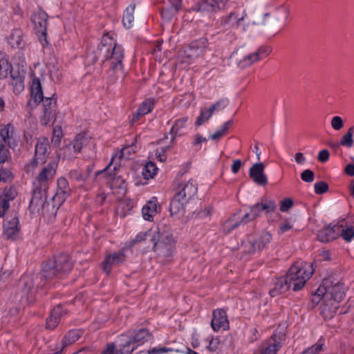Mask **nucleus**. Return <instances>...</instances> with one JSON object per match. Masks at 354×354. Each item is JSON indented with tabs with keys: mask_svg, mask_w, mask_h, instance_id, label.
Instances as JSON below:
<instances>
[{
	"mask_svg": "<svg viewBox=\"0 0 354 354\" xmlns=\"http://www.w3.org/2000/svg\"><path fill=\"white\" fill-rule=\"evenodd\" d=\"M346 287L339 281L328 278L324 279L313 295V302L317 304L321 299H330L337 303L340 302L345 295Z\"/></svg>",
	"mask_w": 354,
	"mask_h": 354,
	"instance_id": "obj_1",
	"label": "nucleus"
},
{
	"mask_svg": "<svg viewBox=\"0 0 354 354\" xmlns=\"http://www.w3.org/2000/svg\"><path fill=\"white\" fill-rule=\"evenodd\" d=\"M315 269L312 263L297 262L293 264L286 274L294 291L301 290L313 274Z\"/></svg>",
	"mask_w": 354,
	"mask_h": 354,
	"instance_id": "obj_2",
	"label": "nucleus"
},
{
	"mask_svg": "<svg viewBox=\"0 0 354 354\" xmlns=\"http://www.w3.org/2000/svg\"><path fill=\"white\" fill-rule=\"evenodd\" d=\"M152 245L154 250L164 257H171L175 252V241L168 232H159V236L156 238Z\"/></svg>",
	"mask_w": 354,
	"mask_h": 354,
	"instance_id": "obj_3",
	"label": "nucleus"
},
{
	"mask_svg": "<svg viewBox=\"0 0 354 354\" xmlns=\"http://www.w3.org/2000/svg\"><path fill=\"white\" fill-rule=\"evenodd\" d=\"M43 115L40 118L43 125H48L52 122L63 119V115L57 111V102L54 97L43 100Z\"/></svg>",
	"mask_w": 354,
	"mask_h": 354,
	"instance_id": "obj_4",
	"label": "nucleus"
},
{
	"mask_svg": "<svg viewBox=\"0 0 354 354\" xmlns=\"http://www.w3.org/2000/svg\"><path fill=\"white\" fill-rule=\"evenodd\" d=\"M106 59L105 63L113 71H120L122 70V62L123 59V49L122 48L114 43L106 49Z\"/></svg>",
	"mask_w": 354,
	"mask_h": 354,
	"instance_id": "obj_5",
	"label": "nucleus"
},
{
	"mask_svg": "<svg viewBox=\"0 0 354 354\" xmlns=\"http://www.w3.org/2000/svg\"><path fill=\"white\" fill-rule=\"evenodd\" d=\"M49 149V142L46 138H40L38 139L35 146V154L33 161L27 167V171L34 172V169L39 165L44 164L48 158Z\"/></svg>",
	"mask_w": 354,
	"mask_h": 354,
	"instance_id": "obj_6",
	"label": "nucleus"
},
{
	"mask_svg": "<svg viewBox=\"0 0 354 354\" xmlns=\"http://www.w3.org/2000/svg\"><path fill=\"white\" fill-rule=\"evenodd\" d=\"M276 209V204L273 201L261 200L250 207V213H247L242 218L243 223L253 221L261 215L263 211L266 213L273 212Z\"/></svg>",
	"mask_w": 354,
	"mask_h": 354,
	"instance_id": "obj_7",
	"label": "nucleus"
},
{
	"mask_svg": "<svg viewBox=\"0 0 354 354\" xmlns=\"http://www.w3.org/2000/svg\"><path fill=\"white\" fill-rule=\"evenodd\" d=\"M285 340V332L279 330L274 333L266 345L261 346L255 354H276Z\"/></svg>",
	"mask_w": 354,
	"mask_h": 354,
	"instance_id": "obj_8",
	"label": "nucleus"
},
{
	"mask_svg": "<svg viewBox=\"0 0 354 354\" xmlns=\"http://www.w3.org/2000/svg\"><path fill=\"white\" fill-rule=\"evenodd\" d=\"M82 136H76L73 141H70L59 150L58 155L63 158L71 159L75 157L82 149L83 142H86Z\"/></svg>",
	"mask_w": 354,
	"mask_h": 354,
	"instance_id": "obj_9",
	"label": "nucleus"
},
{
	"mask_svg": "<svg viewBox=\"0 0 354 354\" xmlns=\"http://www.w3.org/2000/svg\"><path fill=\"white\" fill-rule=\"evenodd\" d=\"M32 21L35 24L36 31L38 34V37L43 45L47 43L46 41V30L48 26V16L47 14L42 11L39 10L34 13L32 17Z\"/></svg>",
	"mask_w": 354,
	"mask_h": 354,
	"instance_id": "obj_10",
	"label": "nucleus"
},
{
	"mask_svg": "<svg viewBox=\"0 0 354 354\" xmlns=\"http://www.w3.org/2000/svg\"><path fill=\"white\" fill-rule=\"evenodd\" d=\"M0 137L11 148L17 147L20 140L18 132L10 124L0 126Z\"/></svg>",
	"mask_w": 354,
	"mask_h": 354,
	"instance_id": "obj_11",
	"label": "nucleus"
},
{
	"mask_svg": "<svg viewBox=\"0 0 354 354\" xmlns=\"http://www.w3.org/2000/svg\"><path fill=\"white\" fill-rule=\"evenodd\" d=\"M197 193V186L196 183L189 180L187 182L180 183L177 187L176 196L178 198L188 203L193 198Z\"/></svg>",
	"mask_w": 354,
	"mask_h": 354,
	"instance_id": "obj_12",
	"label": "nucleus"
},
{
	"mask_svg": "<svg viewBox=\"0 0 354 354\" xmlns=\"http://www.w3.org/2000/svg\"><path fill=\"white\" fill-rule=\"evenodd\" d=\"M229 0H203L195 8L202 13L216 12L225 8Z\"/></svg>",
	"mask_w": 354,
	"mask_h": 354,
	"instance_id": "obj_13",
	"label": "nucleus"
},
{
	"mask_svg": "<svg viewBox=\"0 0 354 354\" xmlns=\"http://www.w3.org/2000/svg\"><path fill=\"white\" fill-rule=\"evenodd\" d=\"M211 326L215 332L229 329V321L223 310L216 309L213 312Z\"/></svg>",
	"mask_w": 354,
	"mask_h": 354,
	"instance_id": "obj_14",
	"label": "nucleus"
},
{
	"mask_svg": "<svg viewBox=\"0 0 354 354\" xmlns=\"http://www.w3.org/2000/svg\"><path fill=\"white\" fill-rule=\"evenodd\" d=\"M272 240V235L268 232H263L257 239L248 242V252L254 253L263 250Z\"/></svg>",
	"mask_w": 354,
	"mask_h": 354,
	"instance_id": "obj_15",
	"label": "nucleus"
},
{
	"mask_svg": "<svg viewBox=\"0 0 354 354\" xmlns=\"http://www.w3.org/2000/svg\"><path fill=\"white\" fill-rule=\"evenodd\" d=\"M125 260V255L123 252H114L107 255L102 262V270L109 274L112 268L122 263Z\"/></svg>",
	"mask_w": 354,
	"mask_h": 354,
	"instance_id": "obj_16",
	"label": "nucleus"
},
{
	"mask_svg": "<svg viewBox=\"0 0 354 354\" xmlns=\"http://www.w3.org/2000/svg\"><path fill=\"white\" fill-rule=\"evenodd\" d=\"M264 169L265 167L261 162L254 164L250 169V176L257 185H265L268 183L267 176L264 174Z\"/></svg>",
	"mask_w": 354,
	"mask_h": 354,
	"instance_id": "obj_17",
	"label": "nucleus"
},
{
	"mask_svg": "<svg viewBox=\"0 0 354 354\" xmlns=\"http://www.w3.org/2000/svg\"><path fill=\"white\" fill-rule=\"evenodd\" d=\"M3 235L7 239L15 238L19 232V220L16 216L7 218L3 226Z\"/></svg>",
	"mask_w": 354,
	"mask_h": 354,
	"instance_id": "obj_18",
	"label": "nucleus"
},
{
	"mask_svg": "<svg viewBox=\"0 0 354 354\" xmlns=\"http://www.w3.org/2000/svg\"><path fill=\"white\" fill-rule=\"evenodd\" d=\"M226 105L225 102L224 101H219L215 104H214L212 106H211L209 108H207L201 111L199 116L197 118L196 120V126H201L204 122L207 121L212 115L213 113L215 111H218L219 109H221Z\"/></svg>",
	"mask_w": 354,
	"mask_h": 354,
	"instance_id": "obj_19",
	"label": "nucleus"
},
{
	"mask_svg": "<svg viewBox=\"0 0 354 354\" xmlns=\"http://www.w3.org/2000/svg\"><path fill=\"white\" fill-rule=\"evenodd\" d=\"M322 301L321 313L325 319H330L336 314L338 303L330 299H321Z\"/></svg>",
	"mask_w": 354,
	"mask_h": 354,
	"instance_id": "obj_20",
	"label": "nucleus"
},
{
	"mask_svg": "<svg viewBox=\"0 0 354 354\" xmlns=\"http://www.w3.org/2000/svg\"><path fill=\"white\" fill-rule=\"evenodd\" d=\"M290 288V285L285 275L277 280L274 287L270 290V294L272 297H277L286 292Z\"/></svg>",
	"mask_w": 354,
	"mask_h": 354,
	"instance_id": "obj_21",
	"label": "nucleus"
},
{
	"mask_svg": "<svg viewBox=\"0 0 354 354\" xmlns=\"http://www.w3.org/2000/svg\"><path fill=\"white\" fill-rule=\"evenodd\" d=\"M159 207L156 199L150 200L142 207V217L145 220L151 221L153 217L158 213Z\"/></svg>",
	"mask_w": 354,
	"mask_h": 354,
	"instance_id": "obj_22",
	"label": "nucleus"
},
{
	"mask_svg": "<svg viewBox=\"0 0 354 354\" xmlns=\"http://www.w3.org/2000/svg\"><path fill=\"white\" fill-rule=\"evenodd\" d=\"M150 339L151 335L149 333L147 330L144 329L139 330L132 339H127L126 336H122V341L124 342V344H127V342H130L131 346H133V349L135 348L134 344L136 343L138 344H142L145 342H147Z\"/></svg>",
	"mask_w": 354,
	"mask_h": 354,
	"instance_id": "obj_23",
	"label": "nucleus"
},
{
	"mask_svg": "<svg viewBox=\"0 0 354 354\" xmlns=\"http://www.w3.org/2000/svg\"><path fill=\"white\" fill-rule=\"evenodd\" d=\"M154 106V101L152 99H147L143 101L139 106L136 113L133 115L132 122H136L139 120L140 116L145 115L150 113Z\"/></svg>",
	"mask_w": 354,
	"mask_h": 354,
	"instance_id": "obj_24",
	"label": "nucleus"
},
{
	"mask_svg": "<svg viewBox=\"0 0 354 354\" xmlns=\"http://www.w3.org/2000/svg\"><path fill=\"white\" fill-rule=\"evenodd\" d=\"M157 236H159V230L157 229H151L146 232H142L136 235L135 239L133 240V244L138 243L142 241L151 242L153 244Z\"/></svg>",
	"mask_w": 354,
	"mask_h": 354,
	"instance_id": "obj_25",
	"label": "nucleus"
},
{
	"mask_svg": "<svg viewBox=\"0 0 354 354\" xmlns=\"http://www.w3.org/2000/svg\"><path fill=\"white\" fill-rule=\"evenodd\" d=\"M186 201L178 198L176 196L174 197L170 204V212L172 216H181L185 213Z\"/></svg>",
	"mask_w": 354,
	"mask_h": 354,
	"instance_id": "obj_26",
	"label": "nucleus"
},
{
	"mask_svg": "<svg viewBox=\"0 0 354 354\" xmlns=\"http://www.w3.org/2000/svg\"><path fill=\"white\" fill-rule=\"evenodd\" d=\"M57 169V165L55 162L49 163L44 167L37 176V180L40 183L47 182L53 178Z\"/></svg>",
	"mask_w": 354,
	"mask_h": 354,
	"instance_id": "obj_27",
	"label": "nucleus"
},
{
	"mask_svg": "<svg viewBox=\"0 0 354 354\" xmlns=\"http://www.w3.org/2000/svg\"><path fill=\"white\" fill-rule=\"evenodd\" d=\"M263 52V49H259L257 51L251 53L245 56H244L241 59L239 62V66L241 68H246L254 63L258 62L261 59V54Z\"/></svg>",
	"mask_w": 354,
	"mask_h": 354,
	"instance_id": "obj_28",
	"label": "nucleus"
},
{
	"mask_svg": "<svg viewBox=\"0 0 354 354\" xmlns=\"http://www.w3.org/2000/svg\"><path fill=\"white\" fill-rule=\"evenodd\" d=\"M64 310L61 306L55 307L51 312L50 315L46 321V326L48 328L53 329L59 324Z\"/></svg>",
	"mask_w": 354,
	"mask_h": 354,
	"instance_id": "obj_29",
	"label": "nucleus"
},
{
	"mask_svg": "<svg viewBox=\"0 0 354 354\" xmlns=\"http://www.w3.org/2000/svg\"><path fill=\"white\" fill-rule=\"evenodd\" d=\"M133 351V346H131L130 342L122 344L119 350H117L113 344H108L102 354H129Z\"/></svg>",
	"mask_w": 354,
	"mask_h": 354,
	"instance_id": "obj_30",
	"label": "nucleus"
},
{
	"mask_svg": "<svg viewBox=\"0 0 354 354\" xmlns=\"http://www.w3.org/2000/svg\"><path fill=\"white\" fill-rule=\"evenodd\" d=\"M133 207V203L131 200H124L120 202L116 209V213L120 217L129 215Z\"/></svg>",
	"mask_w": 354,
	"mask_h": 354,
	"instance_id": "obj_31",
	"label": "nucleus"
},
{
	"mask_svg": "<svg viewBox=\"0 0 354 354\" xmlns=\"http://www.w3.org/2000/svg\"><path fill=\"white\" fill-rule=\"evenodd\" d=\"M30 93L35 101H41L43 100L41 86L38 79H34L32 80L30 86Z\"/></svg>",
	"mask_w": 354,
	"mask_h": 354,
	"instance_id": "obj_32",
	"label": "nucleus"
},
{
	"mask_svg": "<svg viewBox=\"0 0 354 354\" xmlns=\"http://www.w3.org/2000/svg\"><path fill=\"white\" fill-rule=\"evenodd\" d=\"M189 122V118L187 116L177 119L171 127V132L175 135H180Z\"/></svg>",
	"mask_w": 354,
	"mask_h": 354,
	"instance_id": "obj_33",
	"label": "nucleus"
},
{
	"mask_svg": "<svg viewBox=\"0 0 354 354\" xmlns=\"http://www.w3.org/2000/svg\"><path fill=\"white\" fill-rule=\"evenodd\" d=\"M135 5H129L125 10L124 15H123V19L122 22L127 28H129L133 26L134 17L133 13L135 10Z\"/></svg>",
	"mask_w": 354,
	"mask_h": 354,
	"instance_id": "obj_34",
	"label": "nucleus"
},
{
	"mask_svg": "<svg viewBox=\"0 0 354 354\" xmlns=\"http://www.w3.org/2000/svg\"><path fill=\"white\" fill-rule=\"evenodd\" d=\"M327 227L322 230H320L318 233V239L322 242H328L335 239L336 235L335 234V228Z\"/></svg>",
	"mask_w": 354,
	"mask_h": 354,
	"instance_id": "obj_35",
	"label": "nucleus"
},
{
	"mask_svg": "<svg viewBox=\"0 0 354 354\" xmlns=\"http://www.w3.org/2000/svg\"><path fill=\"white\" fill-rule=\"evenodd\" d=\"M233 125V121L230 120L221 126L214 133L209 136L212 140H219L226 134L230 128Z\"/></svg>",
	"mask_w": 354,
	"mask_h": 354,
	"instance_id": "obj_36",
	"label": "nucleus"
},
{
	"mask_svg": "<svg viewBox=\"0 0 354 354\" xmlns=\"http://www.w3.org/2000/svg\"><path fill=\"white\" fill-rule=\"evenodd\" d=\"M45 201V196H42L39 192H35L30 201V207L33 210H39L43 207Z\"/></svg>",
	"mask_w": 354,
	"mask_h": 354,
	"instance_id": "obj_37",
	"label": "nucleus"
},
{
	"mask_svg": "<svg viewBox=\"0 0 354 354\" xmlns=\"http://www.w3.org/2000/svg\"><path fill=\"white\" fill-rule=\"evenodd\" d=\"M22 35L20 29H15L8 36V41L12 47H19L22 42Z\"/></svg>",
	"mask_w": 354,
	"mask_h": 354,
	"instance_id": "obj_38",
	"label": "nucleus"
},
{
	"mask_svg": "<svg viewBox=\"0 0 354 354\" xmlns=\"http://www.w3.org/2000/svg\"><path fill=\"white\" fill-rule=\"evenodd\" d=\"M240 21H239V28H241L243 31H245L250 24L253 25L258 24L255 20L252 19L248 16L245 10L241 12Z\"/></svg>",
	"mask_w": 354,
	"mask_h": 354,
	"instance_id": "obj_39",
	"label": "nucleus"
},
{
	"mask_svg": "<svg viewBox=\"0 0 354 354\" xmlns=\"http://www.w3.org/2000/svg\"><path fill=\"white\" fill-rule=\"evenodd\" d=\"M158 167L153 162H148L142 169V175L145 179L153 178L158 172Z\"/></svg>",
	"mask_w": 354,
	"mask_h": 354,
	"instance_id": "obj_40",
	"label": "nucleus"
},
{
	"mask_svg": "<svg viewBox=\"0 0 354 354\" xmlns=\"http://www.w3.org/2000/svg\"><path fill=\"white\" fill-rule=\"evenodd\" d=\"M64 136V133L61 126L56 125L53 129L51 136V143L53 146L59 147L61 144L62 140Z\"/></svg>",
	"mask_w": 354,
	"mask_h": 354,
	"instance_id": "obj_41",
	"label": "nucleus"
},
{
	"mask_svg": "<svg viewBox=\"0 0 354 354\" xmlns=\"http://www.w3.org/2000/svg\"><path fill=\"white\" fill-rule=\"evenodd\" d=\"M48 70L50 75L53 81L58 82L62 77L61 68L57 64V61L50 63L48 64Z\"/></svg>",
	"mask_w": 354,
	"mask_h": 354,
	"instance_id": "obj_42",
	"label": "nucleus"
},
{
	"mask_svg": "<svg viewBox=\"0 0 354 354\" xmlns=\"http://www.w3.org/2000/svg\"><path fill=\"white\" fill-rule=\"evenodd\" d=\"M81 336V332L78 330L69 331L64 337L63 344L67 346L71 344L79 339Z\"/></svg>",
	"mask_w": 354,
	"mask_h": 354,
	"instance_id": "obj_43",
	"label": "nucleus"
},
{
	"mask_svg": "<svg viewBox=\"0 0 354 354\" xmlns=\"http://www.w3.org/2000/svg\"><path fill=\"white\" fill-rule=\"evenodd\" d=\"M11 73V66L5 58H0V78H7Z\"/></svg>",
	"mask_w": 354,
	"mask_h": 354,
	"instance_id": "obj_44",
	"label": "nucleus"
},
{
	"mask_svg": "<svg viewBox=\"0 0 354 354\" xmlns=\"http://www.w3.org/2000/svg\"><path fill=\"white\" fill-rule=\"evenodd\" d=\"M77 136H82L84 139H86V142H83L82 143V149L84 148L86 150L88 149L89 151H95L96 148V141L95 139L92 138L90 136L86 133H81L77 135Z\"/></svg>",
	"mask_w": 354,
	"mask_h": 354,
	"instance_id": "obj_45",
	"label": "nucleus"
},
{
	"mask_svg": "<svg viewBox=\"0 0 354 354\" xmlns=\"http://www.w3.org/2000/svg\"><path fill=\"white\" fill-rule=\"evenodd\" d=\"M240 15L241 12L239 10H235L232 12L227 16L225 21L227 24H229L232 27L235 28H239V21H240Z\"/></svg>",
	"mask_w": 354,
	"mask_h": 354,
	"instance_id": "obj_46",
	"label": "nucleus"
},
{
	"mask_svg": "<svg viewBox=\"0 0 354 354\" xmlns=\"http://www.w3.org/2000/svg\"><path fill=\"white\" fill-rule=\"evenodd\" d=\"M110 185L112 189H121L124 190L127 187L125 180L121 178L120 176H115L110 182Z\"/></svg>",
	"mask_w": 354,
	"mask_h": 354,
	"instance_id": "obj_47",
	"label": "nucleus"
},
{
	"mask_svg": "<svg viewBox=\"0 0 354 354\" xmlns=\"http://www.w3.org/2000/svg\"><path fill=\"white\" fill-rule=\"evenodd\" d=\"M239 225V221L234 218H230L226 221L223 226L222 230L224 233H230L232 230L236 228Z\"/></svg>",
	"mask_w": 354,
	"mask_h": 354,
	"instance_id": "obj_48",
	"label": "nucleus"
},
{
	"mask_svg": "<svg viewBox=\"0 0 354 354\" xmlns=\"http://www.w3.org/2000/svg\"><path fill=\"white\" fill-rule=\"evenodd\" d=\"M11 77H12L11 84L14 87L15 92L20 93L24 88L22 77L19 75V77H15L12 75H11Z\"/></svg>",
	"mask_w": 354,
	"mask_h": 354,
	"instance_id": "obj_49",
	"label": "nucleus"
},
{
	"mask_svg": "<svg viewBox=\"0 0 354 354\" xmlns=\"http://www.w3.org/2000/svg\"><path fill=\"white\" fill-rule=\"evenodd\" d=\"M353 144V132L351 130H348L342 138L340 140V145L346 147H351Z\"/></svg>",
	"mask_w": 354,
	"mask_h": 354,
	"instance_id": "obj_50",
	"label": "nucleus"
},
{
	"mask_svg": "<svg viewBox=\"0 0 354 354\" xmlns=\"http://www.w3.org/2000/svg\"><path fill=\"white\" fill-rule=\"evenodd\" d=\"M330 124L334 130L339 131L344 127V122L340 116L336 115L332 118Z\"/></svg>",
	"mask_w": 354,
	"mask_h": 354,
	"instance_id": "obj_51",
	"label": "nucleus"
},
{
	"mask_svg": "<svg viewBox=\"0 0 354 354\" xmlns=\"http://www.w3.org/2000/svg\"><path fill=\"white\" fill-rule=\"evenodd\" d=\"M174 351L178 352V350H174L173 348H166L164 346H158V347H155L151 349H149L147 351V353H148V354H162V353L174 352Z\"/></svg>",
	"mask_w": 354,
	"mask_h": 354,
	"instance_id": "obj_52",
	"label": "nucleus"
},
{
	"mask_svg": "<svg viewBox=\"0 0 354 354\" xmlns=\"http://www.w3.org/2000/svg\"><path fill=\"white\" fill-rule=\"evenodd\" d=\"M293 204L294 202L290 198H286L280 202L279 209L283 212H287Z\"/></svg>",
	"mask_w": 354,
	"mask_h": 354,
	"instance_id": "obj_53",
	"label": "nucleus"
},
{
	"mask_svg": "<svg viewBox=\"0 0 354 354\" xmlns=\"http://www.w3.org/2000/svg\"><path fill=\"white\" fill-rule=\"evenodd\" d=\"M315 192L317 194H322L328 189V184L324 181L317 182L314 185Z\"/></svg>",
	"mask_w": 354,
	"mask_h": 354,
	"instance_id": "obj_54",
	"label": "nucleus"
},
{
	"mask_svg": "<svg viewBox=\"0 0 354 354\" xmlns=\"http://www.w3.org/2000/svg\"><path fill=\"white\" fill-rule=\"evenodd\" d=\"M167 149V147H161L157 149V150L156 151L155 154H154L155 158L160 162H165L167 159V156H166Z\"/></svg>",
	"mask_w": 354,
	"mask_h": 354,
	"instance_id": "obj_55",
	"label": "nucleus"
},
{
	"mask_svg": "<svg viewBox=\"0 0 354 354\" xmlns=\"http://www.w3.org/2000/svg\"><path fill=\"white\" fill-rule=\"evenodd\" d=\"M324 344L320 341L315 345L304 351L301 354H318L323 349Z\"/></svg>",
	"mask_w": 354,
	"mask_h": 354,
	"instance_id": "obj_56",
	"label": "nucleus"
},
{
	"mask_svg": "<svg viewBox=\"0 0 354 354\" xmlns=\"http://www.w3.org/2000/svg\"><path fill=\"white\" fill-rule=\"evenodd\" d=\"M301 178L306 183H312L315 180L314 172L310 169H306L301 174Z\"/></svg>",
	"mask_w": 354,
	"mask_h": 354,
	"instance_id": "obj_57",
	"label": "nucleus"
},
{
	"mask_svg": "<svg viewBox=\"0 0 354 354\" xmlns=\"http://www.w3.org/2000/svg\"><path fill=\"white\" fill-rule=\"evenodd\" d=\"M9 208L8 200L5 196H0V217L3 216Z\"/></svg>",
	"mask_w": 354,
	"mask_h": 354,
	"instance_id": "obj_58",
	"label": "nucleus"
},
{
	"mask_svg": "<svg viewBox=\"0 0 354 354\" xmlns=\"http://www.w3.org/2000/svg\"><path fill=\"white\" fill-rule=\"evenodd\" d=\"M342 236L346 241H350L354 237V230L352 227L343 230Z\"/></svg>",
	"mask_w": 354,
	"mask_h": 354,
	"instance_id": "obj_59",
	"label": "nucleus"
},
{
	"mask_svg": "<svg viewBox=\"0 0 354 354\" xmlns=\"http://www.w3.org/2000/svg\"><path fill=\"white\" fill-rule=\"evenodd\" d=\"M212 213V208L211 207H205L198 213V217L201 219L209 218Z\"/></svg>",
	"mask_w": 354,
	"mask_h": 354,
	"instance_id": "obj_60",
	"label": "nucleus"
},
{
	"mask_svg": "<svg viewBox=\"0 0 354 354\" xmlns=\"http://www.w3.org/2000/svg\"><path fill=\"white\" fill-rule=\"evenodd\" d=\"M329 156H330V154H329L328 151L326 149H323L319 152L317 158H318L319 161H320L322 162H325L328 161V160L329 159Z\"/></svg>",
	"mask_w": 354,
	"mask_h": 354,
	"instance_id": "obj_61",
	"label": "nucleus"
},
{
	"mask_svg": "<svg viewBox=\"0 0 354 354\" xmlns=\"http://www.w3.org/2000/svg\"><path fill=\"white\" fill-rule=\"evenodd\" d=\"M294 160L298 165H304L306 162V158L305 157L304 154L301 152H298L295 154Z\"/></svg>",
	"mask_w": 354,
	"mask_h": 354,
	"instance_id": "obj_62",
	"label": "nucleus"
},
{
	"mask_svg": "<svg viewBox=\"0 0 354 354\" xmlns=\"http://www.w3.org/2000/svg\"><path fill=\"white\" fill-rule=\"evenodd\" d=\"M219 340L217 338H212L209 343L208 348L211 351H215L218 348Z\"/></svg>",
	"mask_w": 354,
	"mask_h": 354,
	"instance_id": "obj_63",
	"label": "nucleus"
},
{
	"mask_svg": "<svg viewBox=\"0 0 354 354\" xmlns=\"http://www.w3.org/2000/svg\"><path fill=\"white\" fill-rule=\"evenodd\" d=\"M242 166V162L239 160V159H236V160H234L232 162V171L234 173V174H236L239 170L241 169Z\"/></svg>",
	"mask_w": 354,
	"mask_h": 354,
	"instance_id": "obj_64",
	"label": "nucleus"
}]
</instances>
